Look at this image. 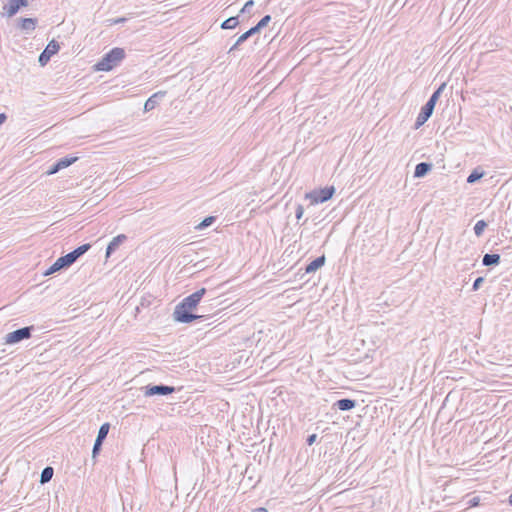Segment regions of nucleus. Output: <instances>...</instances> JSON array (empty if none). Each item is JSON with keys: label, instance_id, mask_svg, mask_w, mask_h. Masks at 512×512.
<instances>
[{"label": "nucleus", "instance_id": "nucleus-1", "mask_svg": "<svg viewBox=\"0 0 512 512\" xmlns=\"http://www.w3.org/2000/svg\"><path fill=\"white\" fill-rule=\"evenodd\" d=\"M125 50L120 47H115L109 52L104 54L100 61L95 64L96 71H110L117 67L125 58Z\"/></svg>", "mask_w": 512, "mask_h": 512}, {"label": "nucleus", "instance_id": "nucleus-2", "mask_svg": "<svg viewBox=\"0 0 512 512\" xmlns=\"http://www.w3.org/2000/svg\"><path fill=\"white\" fill-rule=\"evenodd\" d=\"M446 87V83H442L430 96L429 100L426 104L421 108L415 122V128L418 129L421 127L433 114L435 105L441 96L442 92Z\"/></svg>", "mask_w": 512, "mask_h": 512}, {"label": "nucleus", "instance_id": "nucleus-3", "mask_svg": "<svg viewBox=\"0 0 512 512\" xmlns=\"http://www.w3.org/2000/svg\"><path fill=\"white\" fill-rule=\"evenodd\" d=\"M202 315H197L192 313L191 309H188L183 303H179L176 305L173 318L176 322L179 323H191L197 319L202 318Z\"/></svg>", "mask_w": 512, "mask_h": 512}, {"label": "nucleus", "instance_id": "nucleus-4", "mask_svg": "<svg viewBox=\"0 0 512 512\" xmlns=\"http://www.w3.org/2000/svg\"><path fill=\"white\" fill-rule=\"evenodd\" d=\"M335 193L334 186H327L325 188L314 190L306 194V198L311 200V204L324 203L330 200Z\"/></svg>", "mask_w": 512, "mask_h": 512}, {"label": "nucleus", "instance_id": "nucleus-5", "mask_svg": "<svg viewBox=\"0 0 512 512\" xmlns=\"http://www.w3.org/2000/svg\"><path fill=\"white\" fill-rule=\"evenodd\" d=\"M34 330L33 326L22 327L17 330H14L8 333L5 337V341L7 344H16L22 340L29 339L32 335V331Z\"/></svg>", "mask_w": 512, "mask_h": 512}, {"label": "nucleus", "instance_id": "nucleus-6", "mask_svg": "<svg viewBox=\"0 0 512 512\" xmlns=\"http://www.w3.org/2000/svg\"><path fill=\"white\" fill-rule=\"evenodd\" d=\"M143 389L144 395L146 397H152L156 395H169L176 391V388L174 386H169L165 384L147 385Z\"/></svg>", "mask_w": 512, "mask_h": 512}, {"label": "nucleus", "instance_id": "nucleus-7", "mask_svg": "<svg viewBox=\"0 0 512 512\" xmlns=\"http://www.w3.org/2000/svg\"><path fill=\"white\" fill-rule=\"evenodd\" d=\"M60 49V45L59 43L56 41V40H51L47 46L45 47V49L41 52V54L39 55V58H38V62L41 66H45L50 58L55 55L56 53H58Z\"/></svg>", "mask_w": 512, "mask_h": 512}, {"label": "nucleus", "instance_id": "nucleus-8", "mask_svg": "<svg viewBox=\"0 0 512 512\" xmlns=\"http://www.w3.org/2000/svg\"><path fill=\"white\" fill-rule=\"evenodd\" d=\"M207 290L205 288H201L191 295L185 297L181 303H183L188 309H195L200 303L201 299L206 294Z\"/></svg>", "mask_w": 512, "mask_h": 512}, {"label": "nucleus", "instance_id": "nucleus-9", "mask_svg": "<svg viewBox=\"0 0 512 512\" xmlns=\"http://www.w3.org/2000/svg\"><path fill=\"white\" fill-rule=\"evenodd\" d=\"M91 248V244L86 243L80 245L73 251L64 255L65 260L67 261L69 267L74 264L82 255H84Z\"/></svg>", "mask_w": 512, "mask_h": 512}, {"label": "nucleus", "instance_id": "nucleus-10", "mask_svg": "<svg viewBox=\"0 0 512 512\" xmlns=\"http://www.w3.org/2000/svg\"><path fill=\"white\" fill-rule=\"evenodd\" d=\"M28 6V0H9L7 5H4L3 10L8 17L14 16L20 8Z\"/></svg>", "mask_w": 512, "mask_h": 512}, {"label": "nucleus", "instance_id": "nucleus-11", "mask_svg": "<svg viewBox=\"0 0 512 512\" xmlns=\"http://www.w3.org/2000/svg\"><path fill=\"white\" fill-rule=\"evenodd\" d=\"M126 240L127 236L125 234H119L116 237H114L107 245L106 258H109L117 250V248Z\"/></svg>", "mask_w": 512, "mask_h": 512}, {"label": "nucleus", "instance_id": "nucleus-12", "mask_svg": "<svg viewBox=\"0 0 512 512\" xmlns=\"http://www.w3.org/2000/svg\"><path fill=\"white\" fill-rule=\"evenodd\" d=\"M165 95H166L165 91H158V92L154 93L152 96H150L144 104V111L149 112V111L153 110L159 104V101L162 98H164Z\"/></svg>", "mask_w": 512, "mask_h": 512}, {"label": "nucleus", "instance_id": "nucleus-13", "mask_svg": "<svg viewBox=\"0 0 512 512\" xmlns=\"http://www.w3.org/2000/svg\"><path fill=\"white\" fill-rule=\"evenodd\" d=\"M69 268L64 256L59 257L44 273V276L52 275L58 271Z\"/></svg>", "mask_w": 512, "mask_h": 512}, {"label": "nucleus", "instance_id": "nucleus-14", "mask_svg": "<svg viewBox=\"0 0 512 512\" xmlns=\"http://www.w3.org/2000/svg\"><path fill=\"white\" fill-rule=\"evenodd\" d=\"M356 405H357L356 400L349 399V398H343V399L337 400L333 404V407H335L341 411H350V410L354 409L356 407Z\"/></svg>", "mask_w": 512, "mask_h": 512}, {"label": "nucleus", "instance_id": "nucleus-15", "mask_svg": "<svg viewBox=\"0 0 512 512\" xmlns=\"http://www.w3.org/2000/svg\"><path fill=\"white\" fill-rule=\"evenodd\" d=\"M37 22L36 18H20L18 20V27L26 33H29L35 30Z\"/></svg>", "mask_w": 512, "mask_h": 512}, {"label": "nucleus", "instance_id": "nucleus-16", "mask_svg": "<svg viewBox=\"0 0 512 512\" xmlns=\"http://www.w3.org/2000/svg\"><path fill=\"white\" fill-rule=\"evenodd\" d=\"M325 262H326L325 256L324 255L319 256V257L315 258L314 260H312L305 267V272L306 273H313V272L317 271L318 269H320L322 266H324Z\"/></svg>", "mask_w": 512, "mask_h": 512}, {"label": "nucleus", "instance_id": "nucleus-17", "mask_svg": "<svg viewBox=\"0 0 512 512\" xmlns=\"http://www.w3.org/2000/svg\"><path fill=\"white\" fill-rule=\"evenodd\" d=\"M432 169V164L428 162H420L414 170V177L421 178L427 175Z\"/></svg>", "mask_w": 512, "mask_h": 512}, {"label": "nucleus", "instance_id": "nucleus-18", "mask_svg": "<svg viewBox=\"0 0 512 512\" xmlns=\"http://www.w3.org/2000/svg\"><path fill=\"white\" fill-rule=\"evenodd\" d=\"M259 33L258 30L255 28V26L251 27L248 31L243 33L239 38L236 40L235 44L230 48L229 52H232L238 48L239 45H241L243 42H245L249 37Z\"/></svg>", "mask_w": 512, "mask_h": 512}, {"label": "nucleus", "instance_id": "nucleus-19", "mask_svg": "<svg viewBox=\"0 0 512 512\" xmlns=\"http://www.w3.org/2000/svg\"><path fill=\"white\" fill-rule=\"evenodd\" d=\"M500 255L499 254H495V253H492V254H485L483 256V259H482V264L484 266H496L500 263Z\"/></svg>", "mask_w": 512, "mask_h": 512}, {"label": "nucleus", "instance_id": "nucleus-20", "mask_svg": "<svg viewBox=\"0 0 512 512\" xmlns=\"http://www.w3.org/2000/svg\"><path fill=\"white\" fill-rule=\"evenodd\" d=\"M239 25V19L238 16H232L226 19L221 23V29L227 30V29H234Z\"/></svg>", "mask_w": 512, "mask_h": 512}, {"label": "nucleus", "instance_id": "nucleus-21", "mask_svg": "<svg viewBox=\"0 0 512 512\" xmlns=\"http://www.w3.org/2000/svg\"><path fill=\"white\" fill-rule=\"evenodd\" d=\"M53 474H54V469L51 466L45 467L42 470L41 475H40V483L41 484L48 483L52 479Z\"/></svg>", "mask_w": 512, "mask_h": 512}, {"label": "nucleus", "instance_id": "nucleus-22", "mask_svg": "<svg viewBox=\"0 0 512 512\" xmlns=\"http://www.w3.org/2000/svg\"><path fill=\"white\" fill-rule=\"evenodd\" d=\"M485 172L482 170H479L478 168L474 169L469 176L467 177V183L473 184L480 180L484 176Z\"/></svg>", "mask_w": 512, "mask_h": 512}, {"label": "nucleus", "instance_id": "nucleus-23", "mask_svg": "<svg viewBox=\"0 0 512 512\" xmlns=\"http://www.w3.org/2000/svg\"><path fill=\"white\" fill-rule=\"evenodd\" d=\"M109 429H110V424L103 423L98 430L96 440L104 442L109 433Z\"/></svg>", "mask_w": 512, "mask_h": 512}, {"label": "nucleus", "instance_id": "nucleus-24", "mask_svg": "<svg viewBox=\"0 0 512 512\" xmlns=\"http://www.w3.org/2000/svg\"><path fill=\"white\" fill-rule=\"evenodd\" d=\"M78 160V157H63L57 160L58 167L61 169L67 168Z\"/></svg>", "mask_w": 512, "mask_h": 512}, {"label": "nucleus", "instance_id": "nucleus-25", "mask_svg": "<svg viewBox=\"0 0 512 512\" xmlns=\"http://www.w3.org/2000/svg\"><path fill=\"white\" fill-rule=\"evenodd\" d=\"M216 221L215 216H208L204 218L195 228L197 230H204L207 227L211 226Z\"/></svg>", "mask_w": 512, "mask_h": 512}, {"label": "nucleus", "instance_id": "nucleus-26", "mask_svg": "<svg viewBox=\"0 0 512 512\" xmlns=\"http://www.w3.org/2000/svg\"><path fill=\"white\" fill-rule=\"evenodd\" d=\"M486 227H487V223L484 220L477 221L474 226L475 235L477 237H480L483 234Z\"/></svg>", "mask_w": 512, "mask_h": 512}, {"label": "nucleus", "instance_id": "nucleus-27", "mask_svg": "<svg viewBox=\"0 0 512 512\" xmlns=\"http://www.w3.org/2000/svg\"><path fill=\"white\" fill-rule=\"evenodd\" d=\"M271 21L270 15H265L256 25L255 28L260 32L261 29L266 27L268 23Z\"/></svg>", "mask_w": 512, "mask_h": 512}, {"label": "nucleus", "instance_id": "nucleus-28", "mask_svg": "<svg viewBox=\"0 0 512 512\" xmlns=\"http://www.w3.org/2000/svg\"><path fill=\"white\" fill-rule=\"evenodd\" d=\"M102 444H103V442L95 440L93 449H92L93 457H96L99 454V452L101 451V448H102Z\"/></svg>", "mask_w": 512, "mask_h": 512}, {"label": "nucleus", "instance_id": "nucleus-29", "mask_svg": "<svg viewBox=\"0 0 512 512\" xmlns=\"http://www.w3.org/2000/svg\"><path fill=\"white\" fill-rule=\"evenodd\" d=\"M254 6V1L253 0H249L247 1L243 8L241 9V13H249L251 11V8Z\"/></svg>", "mask_w": 512, "mask_h": 512}, {"label": "nucleus", "instance_id": "nucleus-30", "mask_svg": "<svg viewBox=\"0 0 512 512\" xmlns=\"http://www.w3.org/2000/svg\"><path fill=\"white\" fill-rule=\"evenodd\" d=\"M483 282H484V278L483 277L476 278L474 283H473L472 290L473 291H477L480 288V286L482 285Z\"/></svg>", "mask_w": 512, "mask_h": 512}, {"label": "nucleus", "instance_id": "nucleus-31", "mask_svg": "<svg viewBox=\"0 0 512 512\" xmlns=\"http://www.w3.org/2000/svg\"><path fill=\"white\" fill-rule=\"evenodd\" d=\"M304 214V207L300 204L297 205L296 207V210H295V216L298 220H300L302 218Z\"/></svg>", "mask_w": 512, "mask_h": 512}, {"label": "nucleus", "instance_id": "nucleus-32", "mask_svg": "<svg viewBox=\"0 0 512 512\" xmlns=\"http://www.w3.org/2000/svg\"><path fill=\"white\" fill-rule=\"evenodd\" d=\"M61 170L60 167H58V163L55 162L50 168L49 170L47 171V174L48 175H52V174H55L57 172H59Z\"/></svg>", "mask_w": 512, "mask_h": 512}, {"label": "nucleus", "instance_id": "nucleus-33", "mask_svg": "<svg viewBox=\"0 0 512 512\" xmlns=\"http://www.w3.org/2000/svg\"><path fill=\"white\" fill-rule=\"evenodd\" d=\"M479 503H480V498L477 496L468 500L469 507H476L479 505Z\"/></svg>", "mask_w": 512, "mask_h": 512}, {"label": "nucleus", "instance_id": "nucleus-34", "mask_svg": "<svg viewBox=\"0 0 512 512\" xmlns=\"http://www.w3.org/2000/svg\"><path fill=\"white\" fill-rule=\"evenodd\" d=\"M316 438H317V435L316 434H311L307 437L306 439V443L311 446L312 444H314V442L316 441Z\"/></svg>", "mask_w": 512, "mask_h": 512}, {"label": "nucleus", "instance_id": "nucleus-35", "mask_svg": "<svg viewBox=\"0 0 512 512\" xmlns=\"http://www.w3.org/2000/svg\"><path fill=\"white\" fill-rule=\"evenodd\" d=\"M7 119V115L5 113H0V125H2Z\"/></svg>", "mask_w": 512, "mask_h": 512}, {"label": "nucleus", "instance_id": "nucleus-36", "mask_svg": "<svg viewBox=\"0 0 512 512\" xmlns=\"http://www.w3.org/2000/svg\"><path fill=\"white\" fill-rule=\"evenodd\" d=\"M126 18H117L112 21L113 24L124 23Z\"/></svg>", "mask_w": 512, "mask_h": 512}, {"label": "nucleus", "instance_id": "nucleus-37", "mask_svg": "<svg viewBox=\"0 0 512 512\" xmlns=\"http://www.w3.org/2000/svg\"><path fill=\"white\" fill-rule=\"evenodd\" d=\"M509 504L512 506V493L509 496Z\"/></svg>", "mask_w": 512, "mask_h": 512}, {"label": "nucleus", "instance_id": "nucleus-38", "mask_svg": "<svg viewBox=\"0 0 512 512\" xmlns=\"http://www.w3.org/2000/svg\"><path fill=\"white\" fill-rule=\"evenodd\" d=\"M259 512H266V509L265 508H260Z\"/></svg>", "mask_w": 512, "mask_h": 512}]
</instances>
